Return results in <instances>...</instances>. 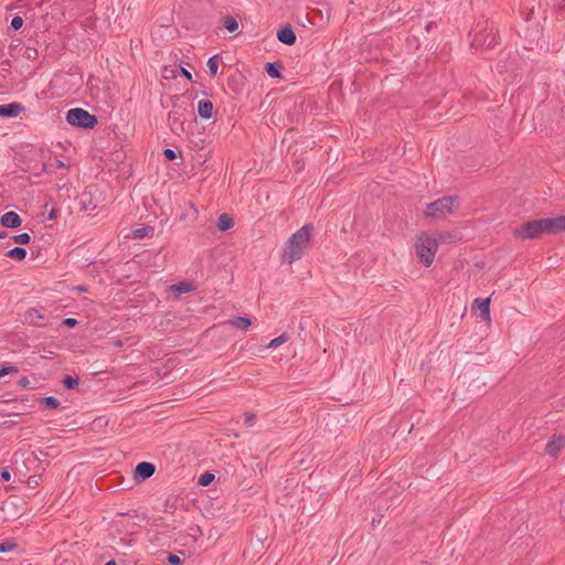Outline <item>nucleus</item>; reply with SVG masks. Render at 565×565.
<instances>
[{
  "mask_svg": "<svg viewBox=\"0 0 565 565\" xmlns=\"http://www.w3.org/2000/svg\"><path fill=\"white\" fill-rule=\"evenodd\" d=\"M23 19L22 17L20 15H17L14 17L12 20H11V23H10V26H9V31H18L22 28L23 25Z\"/></svg>",
  "mask_w": 565,
  "mask_h": 565,
  "instance_id": "obj_29",
  "label": "nucleus"
},
{
  "mask_svg": "<svg viewBox=\"0 0 565 565\" xmlns=\"http://www.w3.org/2000/svg\"><path fill=\"white\" fill-rule=\"evenodd\" d=\"M40 405L45 408L56 409L60 407V401L53 396L42 397L40 398Z\"/></svg>",
  "mask_w": 565,
  "mask_h": 565,
  "instance_id": "obj_22",
  "label": "nucleus"
},
{
  "mask_svg": "<svg viewBox=\"0 0 565 565\" xmlns=\"http://www.w3.org/2000/svg\"><path fill=\"white\" fill-rule=\"evenodd\" d=\"M234 226L233 218L227 214L223 213L218 216L217 227L220 231L225 232Z\"/></svg>",
  "mask_w": 565,
  "mask_h": 565,
  "instance_id": "obj_19",
  "label": "nucleus"
},
{
  "mask_svg": "<svg viewBox=\"0 0 565 565\" xmlns=\"http://www.w3.org/2000/svg\"><path fill=\"white\" fill-rule=\"evenodd\" d=\"M78 382H79L78 376L73 377L71 375H65L62 381L64 387L67 390H74L78 385Z\"/></svg>",
  "mask_w": 565,
  "mask_h": 565,
  "instance_id": "obj_24",
  "label": "nucleus"
},
{
  "mask_svg": "<svg viewBox=\"0 0 565 565\" xmlns=\"http://www.w3.org/2000/svg\"><path fill=\"white\" fill-rule=\"evenodd\" d=\"M23 56L28 60H35L38 57V50L33 46H26Z\"/></svg>",
  "mask_w": 565,
  "mask_h": 565,
  "instance_id": "obj_31",
  "label": "nucleus"
},
{
  "mask_svg": "<svg viewBox=\"0 0 565 565\" xmlns=\"http://www.w3.org/2000/svg\"><path fill=\"white\" fill-rule=\"evenodd\" d=\"M289 340V335L287 332H282L279 337L273 339L269 344L267 345V348H277L279 347L280 344L285 343L286 341Z\"/></svg>",
  "mask_w": 565,
  "mask_h": 565,
  "instance_id": "obj_25",
  "label": "nucleus"
},
{
  "mask_svg": "<svg viewBox=\"0 0 565 565\" xmlns=\"http://www.w3.org/2000/svg\"><path fill=\"white\" fill-rule=\"evenodd\" d=\"M440 237H441L444 241H447V239H448V237H450V234H445V235H441Z\"/></svg>",
  "mask_w": 565,
  "mask_h": 565,
  "instance_id": "obj_47",
  "label": "nucleus"
},
{
  "mask_svg": "<svg viewBox=\"0 0 565 565\" xmlns=\"http://www.w3.org/2000/svg\"><path fill=\"white\" fill-rule=\"evenodd\" d=\"M8 237V233L7 232H0V239L1 238H6Z\"/></svg>",
  "mask_w": 565,
  "mask_h": 565,
  "instance_id": "obj_45",
  "label": "nucleus"
},
{
  "mask_svg": "<svg viewBox=\"0 0 565 565\" xmlns=\"http://www.w3.org/2000/svg\"><path fill=\"white\" fill-rule=\"evenodd\" d=\"M173 98L174 102L172 109L168 114V122L171 131L174 135L180 136L182 132H184V119L188 109L185 104L177 103V100H179V96H174Z\"/></svg>",
  "mask_w": 565,
  "mask_h": 565,
  "instance_id": "obj_6",
  "label": "nucleus"
},
{
  "mask_svg": "<svg viewBox=\"0 0 565 565\" xmlns=\"http://www.w3.org/2000/svg\"><path fill=\"white\" fill-rule=\"evenodd\" d=\"M312 230L311 223L305 224L288 238L281 254V263L291 265L302 257L310 245Z\"/></svg>",
  "mask_w": 565,
  "mask_h": 565,
  "instance_id": "obj_1",
  "label": "nucleus"
},
{
  "mask_svg": "<svg viewBox=\"0 0 565 565\" xmlns=\"http://www.w3.org/2000/svg\"><path fill=\"white\" fill-rule=\"evenodd\" d=\"M214 480V475L211 472H205L200 476L198 484L200 486H209Z\"/></svg>",
  "mask_w": 565,
  "mask_h": 565,
  "instance_id": "obj_28",
  "label": "nucleus"
},
{
  "mask_svg": "<svg viewBox=\"0 0 565 565\" xmlns=\"http://www.w3.org/2000/svg\"><path fill=\"white\" fill-rule=\"evenodd\" d=\"M105 565H117V563L114 559H110Z\"/></svg>",
  "mask_w": 565,
  "mask_h": 565,
  "instance_id": "obj_46",
  "label": "nucleus"
},
{
  "mask_svg": "<svg viewBox=\"0 0 565 565\" xmlns=\"http://www.w3.org/2000/svg\"><path fill=\"white\" fill-rule=\"evenodd\" d=\"M437 247L436 239L430 236H420L417 238L415 243L416 255L426 267L433 264Z\"/></svg>",
  "mask_w": 565,
  "mask_h": 565,
  "instance_id": "obj_4",
  "label": "nucleus"
},
{
  "mask_svg": "<svg viewBox=\"0 0 565 565\" xmlns=\"http://www.w3.org/2000/svg\"><path fill=\"white\" fill-rule=\"evenodd\" d=\"M459 207L457 195H447L429 203L426 207V217L440 218L446 214L454 213Z\"/></svg>",
  "mask_w": 565,
  "mask_h": 565,
  "instance_id": "obj_3",
  "label": "nucleus"
},
{
  "mask_svg": "<svg viewBox=\"0 0 565 565\" xmlns=\"http://www.w3.org/2000/svg\"><path fill=\"white\" fill-rule=\"evenodd\" d=\"M26 249L23 248V247H14V248H11L9 249L7 253H6V256L7 257H10L14 260H19V262H22L25 259L26 257Z\"/></svg>",
  "mask_w": 565,
  "mask_h": 565,
  "instance_id": "obj_20",
  "label": "nucleus"
},
{
  "mask_svg": "<svg viewBox=\"0 0 565 565\" xmlns=\"http://www.w3.org/2000/svg\"><path fill=\"white\" fill-rule=\"evenodd\" d=\"M18 384L21 386V387H28L29 384H30V381L26 376H23L19 380Z\"/></svg>",
  "mask_w": 565,
  "mask_h": 565,
  "instance_id": "obj_39",
  "label": "nucleus"
},
{
  "mask_svg": "<svg viewBox=\"0 0 565 565\" xmlns=\"http://www.w3.org/2000/svg\"><path fill=\"white\" fill-rule=\"evenodd\" d=\"M277 39L286 45H294L296 43V33L292 28L287 24L277 31Z\"/></svg>",
  "mask_w": 565,
  "mask_h": 565,
  "instance_id": "obj_11",
  "label": "nucleus"
},
{
  "mask_svg": "<svg viewBox=\"0 0 565 565\" xmlns=\"http://www.w3.org/2000/svg\"><path fill=\"white\" fill-rule=\"evenodd\" d=\"M150 228L149 227H140L134 231V237L135 238H143L148 235Z\"/></svg>",
  "mask_w": 565,
  "mask_h": 565,
  "instance_id": "obj_32",
  "label": "nucleus"
},
{
  "mask_svg": "<svg viewBox=\"0 0 565 565\" xmlns=\"http://www.w3.org/2000/svg\"><path fill=\"white\" fill-rule=\"evenodd\" d=\"M22 111L24 106L20 103L0 105V117H15Z\"/></svg>",
  "mask_w": 565,
  "mask_h": 565,
  "instance_id": "obj_12",
  "label": "nucleus"
},
{
  "mask_svg": "<svg viewBox=\"0 0 565 565\" xmlns=\"http://www.w3.org/2000/svg\"><path fill=\"white\" fill-rule=\"evenodd\" d=\"M19 372V369L14 365H9V364H2L0 366V379L6 376V375H9V374H17Z\"/></svg>",
  "mask_w": 565,
  "mask_h": 565,
  "instance_id": "obj_26",
  "label": "nucleus"
},
{
  "mask_svg": "<svg viewBox=\"0 0 565 565\" xmlns=\"http://www.w3.org/2000/svg\"><path fill=\"white\" fill-rule=\"evenodd\" d=\"M20 41L17 40V43L12 42L9 46V53L11 56H14V51L19 47Z\"/></svg>",
  "mask_w": 565,
  "mask_h": 565,
  "instance_id": "obj_38",
  "label": "nucleus"
},
{
  "mask_svg": "<svg viewBox=\"0 0 565 565\" xmlns=\"http://www.w3.org/2000/svg\"><path fill=\"white\" fill-rule=\"evenodd\" d=\"M475 305L478 306V308L480 309V315L481 317L487 320V321H490V298H486V299H476L473 301Z\"/></svg>",
  "mask_w": 565,
  "mask_h": 565,
  "instance_id": "obj_17",
  "label": "nucleus"
},
{
  "mask_svg": "<svg viewBox=\"0 0 565 565\" xmlns=\"http://www.w3.org/2000/svg\"><path fill=\"white\" fill-rule=\"evenodd\" d=\"M57 167H64V163L62 161H58Z\"/></svg>",
  "mask_w": 565,
  "mask_h": 565,
  "instance_id": "obj_48",
  "label": "nucleus"
},
{
  "mask_svg": "<svg viewBox=\"0 0 565 565\" xmlns=\"http://www.w3.org/2000/svg\"><path fill=\"white\" fill-rule=\"evenodd\" d=\"M60 211L57 209H52L49 213V220H56Z\"/></svg>",
  "mask_w": 565,
  "mask_h": 565,
  "instance_id": "obj_41",
  "label": "nucleus"
},
{
  "mask_svg": "<svg viewBox=\"0 0 565 565\" xmlns=\"http://www.w3.org/2000/svg\"><path fill=\"white\" fill-rule=\"evenodd\" d=\"M66 120L70 125L84 129H93L97 125L95 115L83 108H72L66 113Z\"/></svg>",
  "mask_w": 565,
  "mask_h": 565,
  "instance_id": "obj_5",
  "label": "nucleus"
},
{
  "mask_svg": "<svg viewBox=\"0 0 565 565\" xmlns=\"http://www.w3.org/2000/svg\"><path fill=\"white\" fill-rule=\"evenodd\" d=\"M0 477L2 480L4 481H9L11 479V473L10 471L8 470V468H3L0 472Z\"/></svg>",
  "mask_w": 565,
  "mask_h": 565,
  "instance_id": "obj_37",
  "label": "nucleus"
},
{
  "mask_svg": "<svg viewBox=\"0 0 565 565\" xmlns=\"http://www.w3.org/2000/svg\"><path fill=\"white\" fill-rule=\"evenodd\" d=\"M213 103L210 99H201L198 103V113L201 118L210 119L213 114Z\"/></svg>",
  "mask_w": 565,
  "mask_h": 565,
  "instance_id": "obj_14",
  "label": "nucleus"
},
{
  "mask_svg": "<svg viewBox=\"0 0 565 565\" xmlns=\"http://www.w3.org/2000/svg\"><path fill=\"white\" fill-rule=\"evenodd\" d=\"M11 238L14 243H18L20 245H26L31 241V236L28 233L17 234L13 235Z\"/></svg>",
  "mask_w": 565,
  "mask_h": 565,
  "instance_id": "obj_27",
  "label": "nucleus"
},
{
  "mask_svg": "<svg viewBox=\"0 0 565 565\" xmlns=\"http://www.w3.org/2000/svg\"><path fill=\"white\" fill-rule=\"evenodd\" d=\"M561 217V224H562V232L565 231V215H559Z\"/></svg>",
  "mask_w": 565,
  "mask_h": 565,
  "instance_id": "obj_44",
  "label": "nucleus"
},
{
  "mask_svg": "<svg viewBox=\"0 0 565 565\" xmlns=\"http://www.w3.org/2000/svg\"><path fill=\"white\" fill-rule=\"evenodd\" d=\"M218 58L220 56L216 54L209 58L207 61V68L210 72V76L213 78L216 76L217 70H218Z\"/></svg>",
  "mask_w": 565,
  "mask_h": 565,
  "instance_id": "obj_23",
  "label": "nucleus"
},
{
  "mask_svg": "<svg viewBox=\"0 0 565 565\" xmlns=\"http://www.w3.org/2000/svg\"><path fill=\"white\" fill-rule=\"evenodd\" d=\"M17 547V544L12 541H3L0 543V553H7V552H10L12 550H14Z\"/></svg>",
  "mask_w": 565,
  "mask_h": 565,
  "instance_id": "obj_30",
  "label": "nucleus"
},
{
  "mask_svg": "<svg viewBox=\"0 0 565 565\" xmlns=\"http://www.w3.org/2000/svg\"><path fill=\"white\" fill-rule=\"evenodd\" d=\"M156 466L148 461L139 462L135 468V479L143 481L153 476Z\"/></svg>",
  "mask_w": 565,
  "mask_h": 565,
  "instance_id": "obj_9",
  "label": "nucleus"
},
{
  "mask_svg": "<svg viewBox=\"0 0 565 565\" xmlns=\"http://www.w3.org/2000/svg\"><path fill=\"white\" fill-rule=\"evenodd\" d=\"M223 21V26L230 32V33H234L237 31L238 29V22L237 20L233 17V15H225L223 17L222 19Z\"/></svg>",
  "mask_w": 565,
  "mask_h": 565,
  "instance_id": "obj_21",
  "label": "nucleus"
},
{
  "mask_svg": "<svg viewBox=\"0 0 565 565\" xmlns=\"http://www.w3.org/2000/svg\"><path fill=\"white\" fill-rule=\"evenodd\" d=\"M226 324H231L238 330H246L252 326V320L247 317H236L225 322Z\"/></svg>",
  "mask_w": 565,
  "mask_h": 565,
  "instance_id": "obj_18",
  "label": "nucleus"
},
{
  "mask_svg": "<svg viewBox=\"0 0 565 565\" xmlns=\"http://www.w3.org/2000/svg\"><path fill=\"white\" fill-rule=\"evenodd\" d=\"M171 291L174 294L175 297H179L182 294L190 292L195 289L194 285L189 281H180L178 284L170 286Z\"/></svg>",
  "mask_w": 565,
  "mask_h": 565,
  "instance_id": "obj_16",
  "label": "nucleus"
},
{
  "mask_svg": "<svg viewBox=\"0 0 565 565\" xmlns=\"http://www.w3.org/2000/svg\"><path fill=\"white\" fill-rule=\"evenodd\" d=\"M282 68L281 62H268L265 64V72L271 78H280Z\"/></svg>",
  "mask_w": 565,
  "mask_h": 565,
  "instance_id": "obj_15",
  "label": "nucleus"
},
{
  "mask_svg": "<svg viewBox=\"0 0 565 565\" xmlns=\"http://www.w3.org/2000/svg\"><path fill=\"white\" fill-rule=\"evenodd\" d=\"M75 290L79 291V292H87L88 289L86 286H83V285H78L76 287H74Z\"/></svg>",
  "mask_w": 565,
  "mask_h": 565,
  "instance_id": "obj_43",
  "label": "nucleus"
},
{
  "mask_svg": "<svg viewBox=\"0 0 565 565\" xmlns=\"http://www.w3.org/2000/svg\"><path fill=\"white\" fill-rule=\"evenodd\" d=\"M514 237L522 239H537L543 236L540 220H531L513 231Z\"/></svg>",
  "mask_w": 565,
  "mask_h": 565,
  "instance_id": "obj_7",
  "label": "nucleus"
},
{
  "mask_svg": "<svg viewBox=\"0 0 565 565\" xmlns=\"http://www.w3.org/2000/svg\"><path fill=\"white\" fill-rule=\"evenodd\" d=\"M565 447V436L554 435L553 438L547 443L545 447L546 454L552 457H556L559 451Z\"/></svg>",
  "mask_w": 565,
  "mask_h": 565,
  "instance_id": "obj_10",
  "label": "nucleus"
},
{
  "mask_svg": "<svg viewBox=\"0 0 565 565\" xmlns=\"http://www.w3.org/2000/svg\"><path fill=\"white\" fill-rule=\"evenodd\" d=\"M1 65L3 71H8L11 67V63L9 60L3 61Z\"/></svg>",
  "mask_w": 565,
  "mask_h": 565,
  "instance_id": "obj_42",
  "label": "nucleus"
},
{
  "mask_svg": "<svg viewBox=\"0 0 565 565\" xmlns=\"http://www.w3.org/2000/svg\"><path fill=\"white\" fill-rule=\"evenodd\" d=\"M0 223L7 228H17L21 225L22 220L18 213L10 211L1 216Z\"/></svg>",
  "mask_w": 565,
  "mask_h": 565,
  "instance_id": "obj_13",
  "label": "nucleus"
},
{
  "mask_svg": "<svg viewBox=\"0 0 565 565\" xmlns=\"http://www.w3.org/2000/svg\"><path fill=\"white\" fill-rule=\"evenodd\" d=\"M180 72L186 79L192 81V74L188 70L180 66Z\"/></svg>",
  "mask_w": 565,
  "mask_h": 565,
  "instance_id": "obj_40",
  "label": "nucleus"
},
{
  "mask_svg": "<svg viewBox=\"0 0 565 565\" xmlns=\"http://www.w3.org/2000/svg\"><path fill=\"white\" fill-rule=\"evenodd\" d=\"M78 320H76L75 318H66L62 321V324L67 327V328H74L78 324Z\"/></svg>",
  "mask_w": 565,
  "mask_h": 565,
  "instance_id": "obj_35",
  "label": "nucleus"
},
{
  "mask_svg": "<svg viewBox=\"0 0 565 565\" xmlns=\"http://www.w3.org/2000/svg\"><path fill=\"white\" fill-rule=\"evenodd\" d=\"M167 562L170 564V565H180L182 563L181 558L175 555V554H172V553H169L168 556H167Z\"/></svg>",
  "mask_w": 565,
  "mask_h": 565,
  "instance_id": "obj_34",
  "label": "nucleus"
},
{
  "mask_svg": "<svg viewBox=\"0 0 565 565\" xmlns=\"http://www.w3.org/2000/svg\"><path fill=\"white\" fill-rule=\"evenodd\" d=\"M163 154H164L166 159L169 161H173L177 159V153L172 149H169V148L164 149Z\"/></svg>",
  "mask_w": 565,
  "mask_h": 565,
  "instance_id": "obj_36",
  "label": "nucleus"
},
{
  "mask_svg": "<svg viewBox=\"0 0 565 565\" xmlns=\"http://www.w3.org/2000/svg\"><path fill=\"white\" fill-rule=\"evenodd\" d=\"M473 33L471 47L476 50H491L499 43L493 24L489 23L488 20L478 21Z\"/></svg>",
  "mask_w": 565,
  "mask_h": 565,
  "instance_id": "obj_2",
  "label": "nucleus"
},
{
  "mask_svg": "<svg viewBox=\"0 0 565 565\" xmlns=\"http://www.w3.org/2000/svg\"><path fill=\"white\" fill-rule=\"evenodd\" d=\"M543 235H556L562 232L561 217L539 218Z\"/></svg>",
  "mask_w": 565,
  "mask_h": 565,
  "instance_id": "obj_8",
  "label": "nucleus"
},
{
  "mask_svg": "<svg viewBox=\"0 0 565 565\" xmlns=\"http://www.w3.org/2000/svg\"><path fill=\"white\" fill-rule=\"evenodd\" d=\"M245 417V425L246 426H253L256 423V415L252 412H246L244 414Z\"/></svg>",
  "mask_w": 565,
  "mask_h": 565,
  "instance_id": "obj_33",
  "label": "nucleus"
}]
</instances>
